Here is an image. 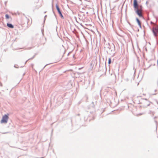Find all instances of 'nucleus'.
<instances>
[{"instance_id":"1","label":"nucleus","mask_w":158,"mask_h":158,"mask_svg":"<svg viewBox=\"0 0 158 158\" xmlns=\"http://www.w3.org/2000/svg\"><path fill=\"white\" fill-rule=\"evenodd\" d=\"M133 5L134 9V10L136 14L139 17H143V15L141 14L143 8L142 6L141 5H139L138 4L137 0H134Z\"/></svg>"},{"instance_id":"2","label":"nucleus","mask_w":158,"mask_h":158,"mask_svg":"<svg viewBox=\"0 0 158 158\" xmlns=\"http://www.w3.org/2000/svg\"><path fill=\"white\" fill-rule=\"evenodd\" d=\"M152 31L154 36L156 37L158 35V25H155L152 28Z\"/></svg>"},{"instance_id":"3","label":"nucleus","mask_w":158,"mask_h":158,"mask_svg":"<svg viewBox=\"0 0 158 158\" xmlns=\"http://www.w3.org/2000/svg\"><path fill=\"white\" fill-rule=\"evenodd\" d=\"M9 119L8 114L7 115L5 114L3 116L2 118L1 121V123H7Z\"/></svg>"},{"instance_id":"4","label":"nucleus","mask_w":158,"mask_h":158,"mask_svg":"<svg viewBox=\"0 0 158 158\" xmlns=\"http://www.w3.org/2000/svg\"><path fill=\"white\" fill-rule=\"evenodd\" d=\"M56 9L57 11H58V13L60 15L61 18L63 19H64V16L63 15L60 10V9L58 6L57 4L56 5Z\"/></svg>"},{"instance_id":"5","label":"nucleus","mask_w":158,"mask_h":158,"mask_svg":"<svg viewBox=\"0 0 158 158\" xmlns=\"http://www.w3.org/2000/svg\"><path fill=\"white\" fill-rule=\"evenodd\" d=\"M114 49L111 48L110 50H107V52L110 55H113L114 54Z\"/></svg>"},{"instance_id":"6","label":"nucleus","mask_w":158,"mask_h":158,"mask_svg":"<svg viewBox=\"0 0 158 158\" xmlns=\"http://www.w3.org/2000/svg\"><path fill=\"white\" fill-rule=\"evenodd\" d=\"M136 19L139 26L140 28H141V23L139 20L137 18H136Z\"/></svg>"},{"instance_id":"7","label":"nucleus","mask_w":158,"mask_h":158,"mask_svg":"<svg viewBox=\"0 0 158 158\" xmlns=\"http://www.w3.org/2000/svg\"><path fill=\"white\" fill-rule=\"evenodd\" d=\"M51 64H46L43 68V69H44L45 67L46 68H47L48 69H50L51 68L52 66H51Z\"/></svg>"},{"instance_id":"8","label":"nucleus","mask_w":158,"mask_h":158,"mask_svg":"<svg viewBox=\"0 0 158 158\" xmlns=\"http://www.w3.org/2000/svg\"><path fill=\"white\" fill-rule=\"evenodd\" d=\"M7 26L8 27L11 28H13L14 27V26L11 23H7Z\"/></svg>"},{"instance_id":"9","label":"nucleus","mask_w":158,"mask_h":158,"mask_svg":"<svg viewBox=\"0 0 158 158\" xmlns=\"http://www.w3.org/2000/svg\"><path fill=\"white\" fill-rule=\"evenodd\" d=\"M106 48L107 50H110L111 48L110 47L109 45V44H108V45H107V47H106Z\"/></svg>"},{"instance_id":"10","label":"nucleus","mask_w":158,"mask_h":158,"mask_svg":"<svg viewBox=\"0 0 158 158\" xmlns=\"http://www.w3.org/2000/svg\"><path fill=\"white\" fill-rule=\"evenodd\" d=\"M5 17H6V18L7 19H8L10 18L9 16L7 14L6 15Z\"/></svg>"},{"instance_id":"11","label":"nucleus","mask_w":158,"mask_h":158,"mask_svg":"<svg viewBox=\"0 0 158 158\" xmlns=\"http://www.w3.org/2000/svg\"><path fill=\"white\" fill-rule=\"evenodd\" d=\"M111 59L110 58H109V60H108V64H110L111 63Z\"/></svg>"},{"instance_id":"12","label":"nucleus","mask_w":158,"mask_h":158,"mask_svg":"<svg viewBox=\"0 0 158 158\" xmlns=\"http://www.w3.org/2000/svg\"><path fill=\"white\" fill-rule=\"evenodd\" d=\"M14 68H19V66L17 65H15L14 66Z\"/></svg>"},{"instance_id":"13","label":"nucleus","mask_w":158,"mask_h":158,"mask_svg":"<svg viewBox=\"0 0 158 158\" xmlns=\"http://www.w3.org/2000/svg\"><path fill=\"white\" fill-rule=\"evenodd\" d=\"M47 17V15H46L44 17V21H45Z\"/></svg>"},{"instance_id":"14","label":"nucleus","mask_w":158,"mask_h":158,"mask_svg":"<svg viewBox=\"0 0 158 158\" xmlns=\"http://www.w3.org/2000/svg\"><path fill=\"white\" fill-rule=\"evenodd\" d=\"M34 57V56L33 57H32V58H30V59H29L28 60H27V61H26V62H27L28 60H30V59H32Z\"/></svg>"},{"instance_id":"15","label":"nucleus","mask_w":158,"mask_h":158,"mask_svg":"<svg viewBox=\"0 0 158 158\" xmlns=\"http://www.w3.org/2000/svg\"><path fill=\"white\" fill-rule=\"evenodd\" d=\"M150 23H151V24H154V23H153V22H152V21H151Z\"/></svg>"},{"instance_id":"16","label":"nucleus","mask_w":158,"mask_h":158,"mask_svg":"<svg viewBox=\"0 0 158 158\" xmlns=\"http://www.w3.org/2000/svg\"><path fill=\"white\" fill-rule=\"evenodd\" d=\"M148 1H147L146 2V5H147L148 4Z\"/></svg>"},{"instance_id":"17","label":"nucleus","mask_w":158,"mask_h":158,"mask_svg":"<svg viewBox=\"0 0 158 158\" xmlns=\"http://www.w3.org/2000/svg\"><path fill=\"white\" fill-rule=\"evenodd\" d=\"M78 69H81V68H79Z\"/></svg>"},{"instance_id":"18","label":"nucleus","mask_w":158,"mask_h":158,"mask_svg":"<svg viewBox=\"0 0 158 158\" xmlns=\"http://www.w3.org/2000/svg\"><path fill=\"white\" fill-rule=\"evenodd\" d=\"M156 42H157V38H156Z\"/></svg>"}]
</instances>
